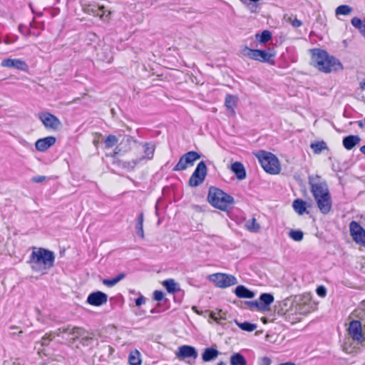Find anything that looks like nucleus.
<instances>
[{"mask_svg": "<svg viewBox=\"0 0 365 365\" xmlns=\"http://www.w3.org/2000/svg\"><path fill=\"white\" fill-rule=\"evenodd\" d=\"M54 261V252L41 247L31 252L29 262L34 271L45 272L53 267Z\"/></svg>", "mask_w": 365, "mask_h": 365, "instance_id": "obj_1", "label": "nucleus"}, {"mask_svg": "<svg viewBox=\"0 0 365 365\" xmlns=\"http://www.w3.org/2000/svg\"><path fill=\"white\" fill-rule=\"evenodd\" d=\"M312 61L318 70L324 73H331L343 68L342 64L336 58L322 50L313 51Z\"/></svg>", "mask_w": 365, "mask_h": 365, "instance_id": "obj_2", "label": "nucleus"}, {"mask_svg": "<svg viewBox=\"0 0 365 365\" xmlns=\"http://www.w3.org/2000/svg\"><path fill=\"white\" fill-rule=\"evenodd\" d=\"M208 202L215 207L227 210L234 203L233 197L217 187H210L207 196Z\"/></svg>", "mask_w": 365, "mask_h": 365, "instance_id": "obj_3", "label": "nucleus"}, {"mask_svg": "<svg viewBox=\"0 0 365 365\" xmlns=\"http://www.w3.org/2000/svg\"><path fill=\"white\" fill-rule=\"evenodd\" d=\"M242 53L245 56H247L250 59L258 61L262 63H268L271 65L274 64V58L276 56V53L271 48H268L266 50H259L251 49L247 46H245L242 49Z\"/></svg>", "mask_w": 365, "mask_h": 365, "instance_id": "obj_4", "label": "nucleus"}, {"mask_svg": "<svg viewBox=\"0 0 365 365\" xmlns=\"http://www.w3.org/2000/svg\"><path fill=\"white\" fill-rule=\"evenodd\" d=\"M257 157L263 169L268 173L275 175L280 172V165L277 158L272 153L259 151Z\"/></svg>", "mask_w": 365, "mask_h": 365, "instance_id": "obj_5", "label": "nucleus"}, {"mask_svg": "<svg viewBox=\"0 0 365 365\" xmlns=\"http://www.w3.org/2000/svg\"><path fill=\"white\" fill-rule=\"evenodd\" d=\"M308 183L313 196L329 192L327 182L318 175H309Z\"/></svg>", "mask_w": 365, "mask_h": 365, "instance_id": "obj_6", "label": "nucleus"}, {"mask_svg": "<svg viewBox=\"0 0 365 365\" xmlns=\"http://www.w3.org/2000/svg\"><path fill=\"white\" fill-rule=\"evenodd\" d=\"M209 279L219 288H227L238 283L234 275L225 273L212 274L209 276Z\"/></svg>", "mask_w": 365, "mask_h": 365, "instance_id": "obj_7", "label": "nucleus"}, {"mask_svg": "<svg viewBox=\"0 0 365 365\" xmlns=\"http://www.w3.org/2000/svg\"><path fill=\"white\" fill-rule=\"evenodd\" d=\"M38 118L44 127L48 130H56L61 125L60 120L56 115L48 111H41L38 113Z\"/></svg>", "mask_w": 365, "mask_h": 365, "instance_id": "obj_8", "label": "nucleus"}, {"mask_svg": "<svg viewBox=\"0 0 365 365\" xmlns=\"http://www.w3.org/2000/svg\"><path fill=\"white\" fill-rule=\"evenodd\" d=\"M207 175V166L204 161H200L189 180L191 187H197L203 182Z\"/></svg>", "mask_w": 365, "mask_h": 365, "instance_id": "obj_9", "label": "nucleus"}, {"mask_svg": "<svg viewBox=\"0 0 365 365\" xmlns=\"http://www.w3.org/2000/svg\"><path fill=\"white\" fill-rule=\"evenodd\" d=\"M305 314L306 311L304 310V306L302 304H296L287 310L284 317L286 322L294 324L300 322L302 319V316Z\"/></svg>", "mask_w": 365, "mask_h": 365, "instance_id": "obj_10", "label": "nucleus"}, {"mask_svg": "<svg viewBox=\"0 0 365 365\" xmlns=\"http://www.w3.org/2000/svg\"><path fill=\"white\" fill-rule=\"evenodd\" d=\"M350 235L353 240L363 247H365V230L356 221H351L349 224Z\"/></svg>", "mask_w": 365, "mask_h": 365, "instance_id": "obj_11", "label": "nucleus"}, {"mask_svg": "<svg viewBox=\"0 0 365 365\" xmlns=\"http://www.w3.org/2000/svg\"><path fill=\"white\" fill-rule=\"evenodd\" d=\"M200 158V155L195 151L187 152L180 158L178 163L174 168V170H184L188 165H192L193 163Z\"/></svg>", "mask_w": 365, "mask_h": 365, "instance_id": "obj_12", "label": "nucleus"}, {"mask_svg": "<svg viewBox=\"0 0 365 365\" xmlns=\"http://www.w3.org/2000/svg\"><path fill=\"white\" fill-rule=\"evenodd\" d=\"M348 331L354 341H357L359 344L364 341L365 337L362 333L361 324L359 321H351L349 324Z\"/></svg>", "mask_w": 365, "mask_h": 365, "instance_id": "obj_13", "label": "nucleus"}, {"mask_svg": "<svg viewBox=\"0 0 365 365\" xmlns=\"http://www.w3.org/2000/svg\"><path fill=\"white\" fill-rule=\"evenodd\" d=\"M1 66L4 68H15L22 71H28L29 66L26 62L21 58H5Z\"/></svg>", "mask_w": 365, "mask_h": 365, "instance_id": "obj_14", "label": "nucleus"}, {"mask_svg": "<svg viewBox=\"0 0 365 365\" xmlns=\"http://www.w3.org/2000/svg\"><path fill=\"white\" fill-rule=\"evenodd\" d=\"M107 301L108 295L101 291L91 293L86 299L88 304L96 307H100L106 304Z\"/></svg>", "mask_w": 365, "mask_h": 365, "instance_id": "obj_15", "label": "nucleus"}, {"mask_svg": "<svg viewBox=\"0 0 365 365\" xmlns=\"http://www.w3.org/2000/svg\"><path fill=\"white\" fill-rule=\"evenodd\" d=\"M177 356L182 359L192 358L195 360L197 357V352L193 346L182 345L178 348Z\"/></svg>", "mask_w": 365, "mask_h": 365, "instance_id": "obj_16", "label": "nucleus"}, {"mask_svg": "<svg viewBox=\"0 0 365 365\" xmlns=\"http://www.w3.org/2000/svg\"><path fill=\"white\" fill-rule=\"evenodd\" d=\"M56 139V138H38L35 143L36 150L41 152L46 151L55 143Z\"/></svg>", "mask_w": 365, "mask_h": 365, "instance_id": "obj_17", "label": "nucleus"}, {"mask_svg": "<svg viewBox=\"0 0 365 365\" xmlns=\"http://www.w3.org/2000/svg\"><path fill=\"white\" fill-rule=\"evenodd\" d=\"M316 203L319 211L322 214L327 215L331 211L332 207L331 197L329 196L323 200L319 199V201Z\"/></svg>", "mask_w": 365, "mask_h": 365, "instance_id": "obj_18", "label": "nucleus"}, {"mask_svg": "<svg viewBox=\"0 0 365 365\" xmlns=\"http://www.w3.org/2000/svg\"><path fill=\"white\" fill-rule=\"evenodd\" d=\"M235 294L239 298L251 299L255 297L254 292L250 290L244 285H238L235 288Z\"/></svg>", "mask_w": 365, "mask_h": 365, "instance_id": "obj_19", "label": "nucleus"}, {"mask_svg": "<svg viewBox=\"0 0 365 365\" xmlns=\"http://www.w3.org/2000/svg\"><path fill=\"white\" fill-rule=\"evenodd\" d=\"M232 171L235 174L239 180H243L246 178V171L242 163L235 162L231 165Z\"/></svg>", "mask_w": 365, "mask_h": 365, "instance_id": "obj_20", "label": "nucleus"}, {"mask_svg": "<svg viewBox=\"0 0 365 365\" xmlns=\"http://www.w3.org/2000/svg\"><path fill=\"white\" fill-rule=\"evenodd\" d=\"M274 302V297L269 293H263L259 296V304L263 312L269 309V305Z\"/></svg>", "mask_w": 365, "mask_h": 365, "instance_id": "obj_21", "label": "nucleus"}, {"mask_svg": "<svg viewBox=\"0 0 365 365\" xmlns=\"http://www.w3.org/2000/svg\"><path fill=\"white\" fill-rule=\"evenodd\" d=\"M219 355V351L214 348H207L205 349L202 355V359L204 361H210Z\"/></svg>", "mask_w": 365, "mask_h": 365, "instance_id": "obj_22", "label": "nucleus"}, {"mask_svg": "<svg viewBox=\"0 0 365 365\" xmlns=\"http://www.w3.org/2000/svg\"><path fill=\"white\" fill-rule=\"evenodd\" d=\"M128 363L130 365H141L140 353L138 349L131 351L128 355Z\"/></svg>", "mask_w": 365, "mask_h": 365, "instance_id": "obj_23", "label": "nucleus"}, {"mask_svg": "<svg viewBox=\"0 0 365 365\" xmlns=\"http://www.w3.org/2000/svg\"><path fill=\"white\" fill-rule=\"evenodd\" d=\"M163 285L165 287L168 292L174 294L178 291L179 286L173 279H168L163 282Z\"/></svg>", "mask_w": 365, "mask_h": 365, "instance_id": "obj_24", "label": "nucleus"}, {"mask_svg": "<svg viewBox=\"0 0 365 365\" xmlns=\"http://www.w3.org/2000/svg\"><path fill=\"white\" fill-rule=\"evenodd\" d=\"M292 206L294 211L300 215L307 212L306 203L302 199H296L294 200Z\"/></svg>", "mask_w": 365, "mask_h": 365, "instance_id": "obj_25", "label": "nucleus"}, {"mask_svg": "<svg viewBox=\"0 0 365 365\" xmlns=\"http://www.w3.org/2000/svg\"><path fill=\"white\" fill-rule=\"evenodd\" d=\"M246 359L240 353H235L230 357V365H247Z\"/></svg>", "mask_w": 365, "mask_h": 365, "instance_id": "obj_26", "label": "nucleus"}, {"mask_svg": "<svg viewBox=\"0 0 365 365\" xmlns=\"http://www.w3.org/2000/svg\"><path fill=\"white\" fill-rule=\"evenodd\" d=\"M310 147L315 154H320L323 150H327V143L323 141H314L311 143Z\"/></svg>", "mask_w": 365, "mask_h": 365, "instance_id": "obj_27", "label": "nucleus"}, {"mask_svg": "<svg viewBox=\"0 0 365 365\" xmlns=\"http://www.w3.org/2000/svg\"><path fill=\"white\" fill-rule=\"evenodd\" d=\"M143 150L145 154V158L151 160L153 158L155 146L153 143H144L142 145Z\"/></svg>", "mask_w": 365, "mask_h": 365, "instance_id": "obj_28", "label": "nucleus"}, {"mask_svg": "<svg viewBox=\"0 0 365 365\" xmlns=\"http://www.w3.org/2000/svg\"><path fill=\"white\" fill-rule=\"evenodd\" d=\"M125 277V274L124 273H120L116 277H115L113 279H103L102 282L104 285L111 287L115 286L116 284H118L120 280L124 279Z\"/></svg>", "mask_w": 365, "mask_h": 365, "instance_id": "obj_29", "label": "nucleus"}, {"mask_svg": "<svg viewBox=\"0 0 365 365\" xmlns=\"http://www.w3.org/2000/svg\"><path fill=\"white\" fill-rule=\"evenodd\" d=\"M19 30L20 33L23 34L25 37H29L30 36L38 37V36H40V31L37 32L32 31V30L30 29V27H28L26 25L20 24L19 26Z\"/></svg>", "mask_w": 365, "mask_h": 365, "instance_id": "obj_30", "label": "nucleus"}, {"mask_svg": "<svg viewBox=\"0 0 365 365\" xmlns=\"http://www.w3.org/2000/svg\"><path fill=\"white\" fill-rule=\"evenodd\" d=\"M351 24L353 26H354L356 29H357L360 33L363 35V36H365V19L364 21L361 20L358 17H354L351 21Z\"/></svg>", "mask_w": 365, "mask_h": 365, "instance_id": "obj_31", "label": "nucleus"}, {"mask_svg": "<svg viewBox=\"0 0 365 365\" xmlns=\"http://www.w3.org/2000/svg\"><path fill=\"white\" fill-rule=\"evenodd\" d=\"M237 98L232 95H227L225 98V106L227 109L230 110L232 114L235 113L234 107L237 104Z\"/></svg>", "mask_w": 365, "mask_h": 365, "instance_id": "obj_32", "label": "nucleus"}, {"mask_svg": "<svg viewBox=\"0 0 365 365\" xmlns=\"http://www.w3.org/2000/svg\"><path fill=\"white\" fill-rule=\"evenodd\" d=\"M246 228L252 232H257L260 230L259 225L257 222L255 218L249 220L245 223Z\"/></svg>", "mask_w": 365, "mask_h": 365, "instance_id": "obj_33", "label": "nucleus"}, {"mask_svg": "<svg viewBox=\"0 0 365 365\" xmlns=\"http://www.w3.org/2000/svg\"><path fill=\"white\" fill-rule=\"evenodd\" d=\"M235 323L242 330L246 331H253L256 329L257 325L255 324H252L248 322H238L237 321H235Z\"/></svg>", "mask_w": 365, "mask_h": 365, "instance_id": "obj_34", "label": "nucleus"}, {"mask_svg": "<svg viewBox=\"0 0 365 365\" xmlns=\"http://www.w3.org/2000/svg\"><path fill=\"white\" fill-rule=\"evenodd\" d=\"M361 138H343V145L347 150L352 149L360 142Z\"/></svg>", "mask_w": 365, "mask_h": 365, "instance_id": "obj_35", "label": "nucleus"}, {"mask_svg": "<svg viewBox=\"0 0 365 365\" xmlns=\"http://www.w3.org/2000/svg\"><path fill=\"white\" fill-rule=\"evenodd\" d=\"M272 34L267 30L263 31L261 34H257L256 38L259 43H266L271 39Z\"/></svg>", "mask_w": 365, "mask_h": 365, "instance_id": "obj_36", "label": "nucleus"}, {"mask_svg": "<svg viewBox=\"0 0 365 365\" xmlns=\"http://www.w3.org/2000/svg\"><path fill=\"white\" fill-rule=\"evenodd\" d=\"M352 12V8L349 5H341L335 10V14L338 15H349Z\"/></svg>", "mask_w": 365, "mask_h": 365, "instance_id": "obj_37", "label": "nucleus"}, {"mask_svg": "<svg viewBox=\"0 0 365 365\" xmlns=\"http://www.w3.org/2000/svg\"><path fill=\"white\" fill-rule=\"evenodd\" d=\"M104 9H105V7L103 6H100L96 10V12H94V15L98 16L100 17V19L102 20L109 21L111 12L108 11V14H106Z\"/></svg>", "mask_w": 365, "mask_h": 365, "instance_id": "obj_38", "label": "nucleus"}, {"mask_svg": "<svg viewBox=\"0 0 365 365\" xmlns=\"http://www.w3.org/2000/svg\"><path fill=\"white\" fill-rule=\"evenodd\" d=\"M288 235L289 237L296 242L302 241L304 237V233L301 230H292Z\"/></svg>", "mask_w": 365, "mask_h": 365, "instance_id": "obj_39", "label": "nucleus"}, {"mask_svg": "<svg viewBox=\"0 0 365 365\" xmlns=\"http://www.w3.org/2000/svg\"><path fill=\"white\" fill-rule=\"evenodd\" d=\"M245 303L251 311L263 312V310L261 307V305L259 304V302H258L257 300L247 301V302H245Z\"/></svg>", "mask_w": 365, "mask_h": 365, "instance_id": "obj_40", "label": "nucleus"}, {"mask_svg": "<svg viewBox=\"0 0 365 365\" xmlns=\"http://www.w3.org/2000/svg\"><path fill=\"white\" fill-rule=\"evenodd\" d=\"M62 332L69 333L75 336H78L81 334V329L76 327H72L71 329L70 327L63 328Z\"/></svg>", "mask_w": 365, "mask_h": 365, "instance_id": "obj_41", "label": "nucleus"}, {"mask_svg": "<svg viewBox=\"0 0 365 365\" xmlns=\"http://www.w3.org/2000/svg\"><path fill=\"white\" fill-rule=\"evenodd\" d=\"M30 29L32 30V31H40V33L43 30V26L37 22L32 21L29 24Z\"/></svg>", "mask_w": 365, "mask_h": 365, "instance_id": "obj_42", "label": "nucleus"}, {"mask_svg": "<svg viewBox=\"0 0 365 365\" xmlns=\"http://www.w3.org/2000/svg\"><path fill=\"white\" fill-rule=\"evenodd\" d=\"M164 293L162 291L160 290H155L153 292V299L155 301L160 302L162 301L164 299Z\"/></svg>", "mask_w": 365, "mask_h": 365, "instance_id": "obj_43", "label": "nucleus"}, {"mask_svg": "<svg viewBox=\"0 0 365 365\" xmlns=\"http://www.w3.org/2000/svg\"><path fill=\"white\" fill-rule=\"evenodd\" d=\"M118 143V138H106L104 143L106 148H111Z\"/></svg>", "mask_w": 365, "mask_h": 365, "instance_id": "obj_44", "label": "nucleus"}, {"mask_svg": "<svg viewBox=\"0 0 365 365\" xmlns=\"http://www.w3.org/2000/svg\"><path fill=\"white\" fill-rule=\"evenodd\" d=\"M135 232L138 236H139L140 238H144V231H143V225H135Z\"/></svg>", "mask_w": 365, "mask_h": 365, "instance_id": "obj_45", "label": "nucleus"}, {"mask_svg": "<svg viewBox=\"0 0 365 365\" xmlns=\"http://www.w3.org/2000/svg\"><path fill=\"white\" fill-rule=\"evenodd\" d=\"M271 359L267 356H264L259 359L258 364L259 365H270L271 364Z\"/></svg>", "mask_w": 365, "mask_h": 365, "instance_id": "obj_46", "label": "nucleus"}, {"mask_svg": "<svg viewBox=\"0 0 365 365\" xmlns=\"http://www.w3.org/2000/svg\"><path fill=\"white\" fill-rule=\"evenodd\" d=\"M317 294L322 297H324L326 296L327 294V289L324 286H319L317 289Z\"/></svg>", "mask_w": 365, "mask_h": 365, "instance_id": "obj_47", "label": "nucleus"}, {"mask_svg": "<svg viewBox=\"0 0 365 365\" xmlns=\"http://www.w3.org/2000/svg\"><path fill=\"white\" fill-rule=\"evenodd\" d=\"M329 196H331V194L329 192H325L324 194H321V195H315V196H313L314 197V200L316 201V202H319V199L320 200H323Z\"/></svg>", "mask_w": 365, "mask_h": 365, "instance_id": "obj_48", "label": "nucleus"}, {"mask_svg": "<svg viewBox=\"0 0 365 365\" xmlns=\"http://www.w3.org/2000/svg\"><path fill=\"white\" fill-rule=\"evenodd\" d=\"M53 337L51 334H46L44 336L42 337V345H46L48 341L53 340Z\"/></svg>", "mask_w": 365, "mask_h": 365, "instance_id": "obj_49", "label": "nucleus"}, {"mask_svg": "<svg viewBox=\"0 0 365 365\" xmlns=\"http://www.w3.org/2000/svg\"><path fill=\"white\" fill-rule=\"evenodd\" d=\"M145 299L143 296L142 295H140L139 297H138L135 301V305L137 307H140L141 306L142 304H145Z\"/></svg>", "mask_w": 365, "mask_h": 365, "instance_id": "obj_50", "label": "nucleus"}, {"mask_svg": "<svg viewBox=\"0 0 365 365\" xmlns=\"http://www.w3.org/2000/svg\"><path fill=\"white\" fill-rule=\"evenodd\" d=\"M45 180H46V177H45V176H43V175H37V176H34V177L32 178V181H33V182H37V183L42 182H43Z\"/></svg>", "mask_w": 365, "mask_h": 365, "instance_id": "obj_51", "label": "nucleus"}, {"mask_svg": "<svg viewBox=\"0 0 365 365\" xmlns=\"http://www.w3.org/2000/svg\"><path fill=\"white\" fill-rule=\"evenodd\" d=\"M210 317L217 323H220V319H221V317H217L215 313L210 312Z\"/></svg>", "mask_w": 365, "mask_h": 365, "instance_id": "obj_52", "label": "nucleus"}, {"mask_svg": "<svg viewBox=\"0 0 365 365\" xmlns=\"http://www.w3.org/2000/svg\"><path fill=\"white\" fill-rule=\"evenodd\" d=\"M136 224L143 225V214L142 212L138 216Z\"/></svg>", "mask_w": 365, "mask_h": 365, "instance_id": "obj_53", "label": "nucleus"}, {"mask_svg": "<svg viewBox=\"0 0 365 365\" xmlns=\"http://www.w3.org/2000/svg\"><path fill=\"white\" fill-rule=\"evenodd\" d=\"M292 26H294V27H299L302 25V22L301 21L295 19L292 23Z\"/></svg>", "mask_w": 365, "mask_h": 365, "instance_id": "obj_54", "label": "nucleus"}, {"mask_svg": "<svg viewBox=\"0 0 365 365\" xmlns=\"http://www.w3.org/2000/svg\"><path fill=\"white\" fill-rule=\"evenodd\" d=\"M12 365H25V364H24V361H21V360H20V359H16V360L13 362Z\"/></svg>", "mask_w": 365, "mask_h": 365, "instance_id": "obj_55", "label": "nucleus"}, {"mask_svg": "<svg viewBox=\"0 0 365 365\" xmlns=\"http://www.w3.org/2000/svg\"><path fill=\"white\" fill-rule=\"evenodd\" d=\"M360 87L363 90L365 89V78L363 80L362 82H361Z\"/></svg>", "mask_w": 365, "mask_h": 365, "instance_id": "obj_56", "label": "nucleus"}, {"mask_svg": "<svg viewBox=\"0 0 365 365\" xmlns=\"http://www.w3.org/2000/svg\"><path fill=\"white\" fill-rule=\"evenodd\" d=\"M360 151L362 154L365 155V145L360 148Z\"/></svg>", "mask_w": 365, "mask_h": 365, "instance_id": "obj_57", "label": "nucleus"}, {"mask_svg": "<svg viewBox=\"0 0 365 365\" xmlns=\"http://www.w3.org/2000/svg\"><path fill=\"white\" fill-rule=\"evenodd\" d=\"M279 365H295V364H294V363H292V362H285V363L279 364Z\"/></svg>", "mask_w": 365, "mask_h": 365, "instance_id": "obj_58", "label": "nucleus"}, {"mask_svg": "<svg viewBox=\"0 0 365 365\" xmlns=\"http://www.w3.org/2000/svg\"><path fill=\"white\" fill-rule=\"evenodd\" d=\"M217 365H227V364L223 361H220L217 364Z\"/></svg>", "mask_w": 365, "mask_h": 365, "instance_id": "obj_59", "label": "nucleus"}, {"mask_svg": "<svg viewBox=\"0 0 365 365\" xmlns=\"http://www.w3.org/2000/svg\"><path fill=\"white\" fill-rule=\"evenodd\" d=\"M93 143H94L96 145H97V144L98 143V140H93Z\"/></svg>", "mask_w": 365, "mask_h": 365, "instance_id": "obj_60", "label": "nucleus"}, {"mask_svg": "<svg viewBox=\"0 0 365 365\" xmlns=\"http://www.w3.org/2000/svg\"><path fill=\"white\" fill-rule=\"evenodd\" d=\"M192 309L195 310L197 314H200V312L195 309V307H192Z\"/></svg>", "mask_w": 365, "mask_h": 365, "instance_id": "obj_61", "label": "nucleus"}, {"mask_svg": "<svg viewBox=\"0 0 365 365\" xmlns=\"http://www.w3.org/2000/svg\"><path fill=\"white\" fill-rule=\"evenodd\" d=\"M347 137L352 138V137H356V135H348Z\"/></svg>", "mask_w": 365, "mask_h": 365, "instance_id": "obj_62", "label": "nucleus"}, {"mask_svg": "<svg viewBox=\"0 0 365 365\" xmlns=\"http://www.w3.org/2000/svg\"><path fill=\"white\" fill-rule=\"evenodd\" d=\"M151 313H155L154 309H152V310H151Z\"/></svg>", "mask_w": 365, "mask_h": 365, "instance_id": "obj_63", "label": "nucleus"}, {"mask_svg": "<svg viewBox=\"0 0 365 365\" xmlns=\"http://www.w3.org/2000/svg\"><path fill=\"white\" fill-rule=\"evenodd\" d=\"M108 137L111 138V137H114V136L113 135H108Z\"/></svg>", "mask_w": 365, "mask_h": 365, "instance_id": "obj_64", "label": "nucleus"}]
</instances>
